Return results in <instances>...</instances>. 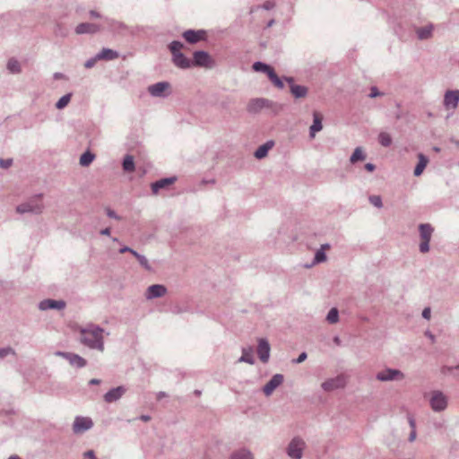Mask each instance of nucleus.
Returning a JSON list of instances; mask_svg holds the SVG:
<instances>
[{
	"instance_id": "1",
	"label": "nucleus",
	"mask_w": 459,
	"mask_h": 459,
	"mask_svg": "<svg viewBox=\"0 0 459 459\" xmlns=\"http://www.w3.org/2000/svg\"><path fill=\"white\" fill-rule=\"evenodd\" d=\"M103 329L97 326H89L81 330V342L92 349L103 351Z\"/></svg>"
},
{
	"instance_id": "2",
	"label": "nucleus",
	"mask_w": 459,
	"mask_h": 459,
	"mask_svg": "<svg viewBox=\"0 0 459 459\" xmlns=\"http://www.w3.org/2000/svg\"><path fill=\"white\" fill-rule=\"evenodd\" d=\"M183 48L184 45L179 41H172L169 44V50L172 54L175 65L182 69H186L192 66V61L181 52Z\"/></svg>"
},
{
	"instance_id": "3",
	"label": "nucleus",
	"mask_w": 459,
	"mask_h": 459,
	"mask_svg": "<svg viewBox=\"0 0 459 459\" xmlns=\"http://www.w3.org/2000/svg\"><path fill=\"white\" fill-rule=\"evenodd\" d=\"M43 209L42 195H39L30 198L27 203L18 205L16 211L19 213L32 212L39 214L42 212Z\"/></svg>"
},
{
	"instance_id": "4",
	"label": "nucleus",
	"mask_w": 459,
	"mask_h": 459,
	"mask_svg": "<svg viewBox=\"0 0 459 459\" xmlns=\"http://www.w3.org/2000/svg\"><path fill=\"white\" fill-rule=\"evenodd\" d=\"M305 448V441L299 437H295L288 444L286 454L290 459H301Z\"/></svg>"
},
{
	"instance_id": "5",
	"label": "nucleus",
	"mask_w": 459,
	"mask_h": 459,
	"mask_svg": "<svg viewBox=\"0 0 459 459\" xmlns=\"http://www.w3.org/2000/svg\"><path fill=\"white\" fill-rule=\"evenodd\" d=\"M253 69L256 72H263L267 74L272 83L279 88L282 89L284 84L281 79L278 77L273 67L261 62H255L253 65Z\"/></svg>"
},
{
	"instance_id": "6",
	"label": "nucleus",
	"mask_w": 459,
	"mask_h": 459,
	"mask_svg": "<svg viewBox=\"0 0 459 459\" xmlns=\"http://www.w3.org/2000/svg\"><path fill=\"white\" fill-rule=\"evenodd\" d=\"M429 404L434 411H443L447 407V397L441 391H433L431 392Z\"/></svg>"
},
{
	"instance_id": "7",
	"label": "nucleus",
	"mask_w": 459,
	"mask_h": 459,
	"mask_svg": "<svg viewBox=\"0 0 459 459\" xmlns=\"http://www.w3.org/2000/svg\"><path fill=\"white\" fill-rule=\"evenodd\" d=\"M347 384L346 375H336L322 383L321 386L325 392H332L343 388Z\"/></svg>"
},
{
	"instance_id": "8",
	"label": "nucleus",
	"mask_w": 459,
	"mask_h": 459,
	"mask_svg": "<svg viewBox=\"0 0 459 459\" xmlns=\"http://www.w3.org/2000/svg\"><path fill=\"white\" fill-rule=\"evenodd\" d=\"M93 427V421L90 417L76 416L72 429L76 435L82 434Z\"/></svg>"
},
{
	"instance_id": "9",
	"label": "nucleus",
	"mask_w": 459,
	"mask_h": 459,
	"mask_svg": "<svg viewBox=\"0 0 459 459\" xmlns=\"http://www.w3.org/2000/svg\"><path fill=\"white\" fill-rule=\"evenodd\" d=\"M419 228L421 239L420 244V250L422 253H426L429 250V244L434 229L429 224H420Z\"/></svg>"
},
{
	"instance_id": "10",
	"label": "nucleus",
	"mask_w": 459,
	"mask_h": 459,
	"mask_svg": "<svg viewBox=\"0 0 459 459\" xmlns=\"http://www.w3.org/2000/svg\"><path fill=\"white\" fill-rule=\"evenodd\" d=\"M192 65L211 68L213 65V60L207 52L196 51L194 53Z\"/></svg>"
},
{
	"instance_id": "11",
	"label": "nucleus",
	"mask_w": 459,
	"mask_h": 459,
	"mask_svg": "<svg viewBox=\"0 0 459 459\" xmlns=\"http://www.w3.org/2000/svg\"><path fill=\"white\" fill-rule=\"evenodd\" d=\"M183 38L190 44H195L206 39V31L203 30H188L183 33Z\"/></svg>"
},
{
	"instance_id": "12",
	"label": "nucleus",
	"mask_w": 459,
	"mask_h": 459,
	"mask_svg": "<svg viewBox=\"0 0 459 459\" xmlns=\"http://www.w3.org/2000/svg\"><path fill=\"white\" fill-rule=\"evenodd\" d=\"M126 387L124 385L112 388L105 394L104 401L108 403H115L126 394Z\"/></svg>"
},
{
	"instance_id": "13",
	"label": "nucleus",
	"mask_w": 459,
	"mask_h": 459,
	"mask_svg": "<svg viewBox=\"0 0 459 459\" xmlns=\"http://www.w3.org/2000/svg\"><path fill=\"white\" fill-rule=\"evenodd\" d=\"M459 103V91H447L444 97V105L446 109H455Z\"/></svg>"
},
{
	"instance_id": "14",
	"label": "nucleus",
	"mask_w": 459,
	"mask_h": 459,
	"mask_svg": "<svg viewBox=\"0 0 459 459\" xmlns=\"http://www.w3.org/2000/svg\"><path fill=\"white\" fill-rule=\"evenodd\" d=\"M283 375H273L272 379L264 386L263 392L266 396H270L273 392L282 384Z\"/></svg>"
},
{
	"instance_id": "15",
	"label": "nucleus",
	"mask_w": 459,
	"mask_h": 459,
	"mask_svg": "<svg viewBox=\"0 0 459 459\" xmlns=\"http://www.w3.org/2000/svg\"><path fill=\"white\" fill-rule=\"evenodd\" d=\"M170 84L167 82H160L149 86V92L155 97H160L166 95V92L169 90Z\"/></svg>"
},
{
	"instance_id": "16",
	"label": "nucleus",
	"mask_w": 459,
	"mask_h": 459,
	"mask_svg": "<svg viewBox=\"0 0 459 459\" xmlns=\"http://www.w3.org/2000/svg\"><path fill=\"white\" fill-rule=\"evenodd\" d=\"M167 289L160 284H154L150 286L146 291V298L148 299L162 297L166 294Z\"/></svg>"
},
{
	"instance_id": "17",
	"label": "nucleus",
	"mask_w": 459,
	"mask_h": 459,
	"mask_svg": "<svg viewBox=\"0 0 459 459\" xmlns=\"http://www.w3.org/2000/svg\"><path fill=\"white\" fill-rule=\"evenodd\" d=\"M257 353L260 358V360H262L263 362H266L268 360L270 355V346L265 340H259L257 346Z\"/></svg>"
},
{
	"instance_id": "18",
	"label": "nucleus",
	"mask_w": 459,
	"mask_h": 459,
	"mask_svg": "<svg viewBox=\"0 0 459 459\" xmlns=\"http://www.w3.org/2000/svg\"><path fill=\"white\" fill-rule=\"evenodd\" d=\"M176 182V178H168L158 180L152 184V190L154 195H157L159 191L162 188H167Z\"/></svg>"
},
{
	"instance_id": "19",
	"label": "nucleus",
	"mask_w": 459,
	"mask_h": 459,
	"mask_svg": "<svg viewBox=\"0 0 459 459\" xmlns=\"http://www.w3.org/2000/svg\"><path fill=\"white\" fill-rule=\"evenodd\" d=\"M100 30V27L94 23L83 22L75 28L76 34L95 33Z\"/></svg>"
},
{
	"instance_id": "20",
	"label": "nucleus",
	"mask_w": 459,
	"mask_h": 459,
	"mask_svg": "<svg viewBox=\"0 0 459 459\" xmlns=\"http://www.w3.org/2000/svg\"><path fill=\"white\" fill-rule=\"evenodd\" d=\"M313 117H314L313 125L310 126L311 137H314L316 133L321 131L323 128V126H322L323 116L319 112L315 111L313 113Z\"/></svg>"
},
{
	"instance_id": "21",
	"label": "nucleus",
	"mask_w": 459,
	"mask_h": 459,
	"mask_svg": "<svg viewBox=\"0 0 459 459\" xmlns=\"http://www.w3.org/2000/svg\"><path fill=\"white\" fill-rule=\"evenodd\" d=\"M65 306V303L64 301H56L52 299H46L39 303V308L41 310H46L49 308H57L62 309Z\"/></svg>"
},
{
	"instance_id": "22",
	"label": "nucleus",
	"mask_w": 459,
	"mask_h": 459,
	"mask_svg": "<svg viewBox=\"0 0 459 459\" xmlns=\"http://www.w3.org/2000/svg\"><path fill=\"white\" fill-rule=\"evenodd\" d=\"M286 81L291 83L290 91L296 98H302L307 95V90L306 87L293 84L292 78H286Z\"/></svg>"
},
{
	"instance_id": "23",
	"label": "nucleus",
	"mask_w": 459,
	"mask_h": 459,
	"mask_svg": "<svg viewBox=\"0 0 459 459\" xmlns=\"http://www.w3.org/2000/svg\"><path fill=\"white\" fill-rule=\"evenodd\" d=\"M418 158H419V162L414 169V175L416 177H419L423 173L425 168L427 167V165L429 163V160L425 155L420 153L418 155Z\"/></svg>"
},
{
	"instance_id": "24",
	"label": "nucleus",
	"mask_w": 459,
	"mask_h": 459,
	"mask_svg": "<svg viewBox=\"0 0 459 459\" xmlns=\"http://www.w3.org/2000/svg\"><path fill=\"white\" fill-rule=\"evenodd\" d=\"M63 355L69 360L71 365L75 366L77 368H82L86 364L85 359L76 354L67 353Z\"/></svg>"
},
{
	"instance_id": "25",
	"label": "nucleus",
	"mask_w": 459,
	"mask_h": 459,
	"mask_svg": "<svg viewBox=\"0 0 459 459\" xmlns=\"http://www.w3.org/2000/svg\"><path fill=\"white\" fill-rule=\"evenodd\" d=\"M118 57V54L108 48H103L98 55V59L113 60Z\"/></svg>"
},
{
	"instance_id": "26",
	"label": "nucleus",
	"mask_w": 459,
	"mask_h": 459,
	"mask_svg": "<svg viewBox=\"0 0 459 459\" xmlns=\"http://www.w3.org/2000/svg\"><path fill=\"white\" fill-rule=\"evenodd\" d=\"M230 459H254V457L249 450L243 448L233 452Z\"/></svg>"
},
{
	"instance_id": "27",
	"label": "nucleus",
	"mask_w": 459,
	"mask_h": 459,
	"mask_svg": "<svg viewBox=\"0 0 459 459\" xmlns=\"http://www.w3.org/2000/svg\"><path fill=\"white\" fill-rule=\"evenodd\" d=\"M265 100L262 99L252 100L247 105L249 112H257L264 107Z\"/></svg>"
},
{
	"instance_id": "28",
	"label": "nucleus",
	"mask_w": 459,
	"mask_h": 459,
	"mask_svg": "<svg viewBox=\"0 0 459 459\" xmlns=\"http://www.w3.org/2000/svg\"><path fill=\"white\" fill-rule=\"evenodd\" d=\"M273 147V143L268 142L260 146L255 152V156L257 159H262L267 155L268 151Z\"/></svg>"
},
{
	"instance_id": "29",
	"label": "nucleus",
	"mask_w": 459,
	"mask_h": 459,
	"mask_svg": "<svg viewBox=\"0 0 459 459\" xmlns=\"http://www.w3.org/2000/svg\"><path fill=\"white\" fill-rule=\"evenodd\" d=\"M123 169L126 171L133 172L134 170V158L131 155H126L123 161Z\"/></svg>"
},
{
	"instance_id": "30",
	"label": "nucleus",
	"mask_w": 459,
	"mask_h": 459,
	"mask_svg": "<svg viewBox=\"0 0 459 459\" xmlns=\"http://www.w3.org/2000/svg\"><path fill=\"white\" fill-rule=\"evenodd\" d=\"M432 29H433V27L431 25L426 26L424 28H419L417 30V34H418L419 39H425L429 38L431 35Z\"/></svg>"
},
{
	"instance_id": "31",
	"label": "nucleus",
	"mask_w": 459,
	"mask_h": 459,
	"mask_svg": "<svg viewBox=\"0 0 459 459\" xmlns=\"http://www.w3.org/2000/svg\"><path fill=\"white\" fill-rule=\"evenodd\" d=\"M366 158L365 154L363 153V151L361 148L358 147L354 150L351 157V162L355 163L359 160H364Z\"/></svg>"
},
{
	"instance_id": "32",
	"label": "nucleus",
	"mask_w": 459,
	"mask_h": 459,
	"mask_svg": "<svg viewBox=\"0 0 459 459\" xmlns=\"http://www.w3.org/2000/svg\"><path fill=\"white\" fill-rule=\"evenodd\" d=\"M378 141L381 145L388 147L392 143L391 135L388 133L382 132L378 135Z\"/></svg>"
},
{
	"instance_id": "33",
	"label": "nucleus",
	"mask_w": 459,
	"mask_h": 459,
	"mask_svg": "<svg viewBox=\"0 0 459 459\" xmlns=\"http://www.w3.org/2000/svg\"><path fill=\"white\" fill-rule=\"evenodd\" d=\"M94 160V155L90 152H84L80 158V164L82 166H89Z\"/></svg>"
},
{
	"instance_id": "34",
	"label": "nucleus",
	"mask_w": 459,
	"mask_h": 459,
	"mask_svg": "<svg viewBox=\"0 0 459 459\" xmlns=\"http://www.w3.org/2000/svg\"><path fill=\"white\" fill-rule=\"evenodd\" d=\"M330 248V246L329 245H323L322 246V249L321 250H318L316 253V256H315V261L316 263H321V262H324L325 261L326 259V255L324 252V249H329Z\"/></svg>"
},
{
	"instance_id": "35",
	"label": "nucleus",
	"mask_w": 459,
	"mask_h": 459,
	"mask_svg": "<svg viewBox=\"0 0 459 459\" xmlns=\"http://www.w3.org/2000/svg\"><path fill=\"white\" fill-rule=\"evenodd\" d=\"M240 361H245V362H247V363H250L252 364L253 361H254V356H253V351L251 349H248V350H243V353H242V356L240 358Z\"/></svg>"
},
{
	"instance_id": "36",
	"label": "nucleus",
	"mask_w": 459,
	"mask_h": 459,
	"mask_svg": "<svg viewBox=\"0 0 459 459\" xmlns=\"http://www.w3.org/2000/svg\"><path fill=\"white\" fill-rule=\"evenodd\" d=\"M327 321L330 323V324H335L338 322V319H339V313H338V310L336 308H332L329 312H328V315H327V317H326Z\"/></svg>"
},
{
	"instance_id": "37",
	"label": "nucleus",
	"mask_w": 459,
	"mask_h": 459,
	"mask_svg": "<svg viewBox=\"0 0 459 459\" xmlns=\"http://www.w3.org/2000/svg\"><path fill=\"white\" fill-rule=\"evenodd\" d=\"M71 96L72 95L69 93V94H66V95L63 96L62 98H60V100L56 102V107L58 109H62L65 107H66L68 105V103L70 102Z\"/></svg>"
},
{
	"instance_id": "38",
	"label": "nucleus",
	"mask_w": 459,
	"mask_h": 459,
	"mask_svg": "<svg viewBox=\"0 0 459 459\" xmlns=\"http://www.w3.org/2000/svg\"><path fill=\"white\" fill-rule=\"evenodd\" d=\"M7 68L11 73H19L20 64L15 59H10L7 63Z\"/></svg>"
},
{
	"instance_id": "39",
	"label": "nucleus",
	"mask_w": 459,
	"mask_h": 459,
	"mask_svg": "<svg viewBox=\"0 0 459 459\" xmlns=\"http://www.w3.org/2000/svg\"><path fill=\"white\" fill-rule=\"evenodd\" d=\"M133 255L137 258L141 265H143L146 269H150L148 260L143 255H141L137 252H133Z\"/></svg>"
},
{
	"instance_id": "40",
	"label": "nucleus",
	"mask_w": 459,
	"mask_h": 459,
	"mask_svg": "<svg viewBox=\"0 0 459 459\" xmlns=\"http://www.w3.org/2000/svg\"><path fill=\"white\" fill-rule=\"evenodd\" d=\"M399 375H377V380L379 381H383V382H385V381H393V380H395L397 379V377Z\"/></svg>"
},
{
	"instance_id": "41",
	"label": "nucleus",
	"mask_w": 459,
	"mask_h": 459,
	"mask_svg": "<svg viewBox=\"0 0 459 459\" xmlns=\"http://www.w3.org/2000/svg\"><path fill=\"white\" fill-rule=\"evenodd\" d=\"M369 202L371 204H373L376 207H378V208L382 207V200L379 195H371L369 197Z\"/></svg>"
},
{
	"instance_id": "42",
	"label": "nucleus",
	"mask_w": 459,
	"mask_h": 459,
	"mask_svg": "<svg viewBox=\"0 0 459 459\" xmlns=\"http://www.w3.org/2000/svg\"><path fill=\"white\" fill-rule=\"evenodd\" d=\"M9 354H14V351L12 348L6 347L0 349V358L6 357Z\"/></svg>"
},
{
	"instance_id": "43",
	"label": "nucleus",
	"mask_w": 459,
	"mask_h": 459,
	"mask_svg": "<svg viewBox=\"0 0 459 459\" xmlns=\"http://www.w3.org/2000/svg\"><path fill=\"white\" fill-rule=\"evenodd\" d=\"M13 160L11 159L4 160L0 159V168L7 169L12 165Z\"/></svg>"
},
{
	"instance_id": "44",
	"label": "nucleus",
	"mask_w": 459,
	"mask_h": 459,
	"mask_svg": "<svg viewBox=\"0 0 459 459\" xmlns=\"http://www.w3.org/2000/svg\"><path fill=\"white\" fill-rule=\"evenodd\" d=\"M407 419H408V423H409L411 430H416V421H415V419L413 418V416L409 414L407 416Z\"/></svg>"
},
{
	"instance_id": "45",
	"label": "nucleus",
	"mask_w": 459,
	"mask_h": 459,
	"mask_svg": "<svg viewBox=\"0 0 459 459\" xmlns=\"http://www.w3.org/2000/svg\"><path fill=\"white\" fill-rule=\"evenodd\" d=\"M275 4L273 1H266L264 4H263V7L265 9V10H271L274 7Z\"/></svg>"
},
{
	"instance_id": "46",
	"label": "nucleus",
	"mask_w": 459,
	"mask_h": 459,
	"mask_svg": "<svg viewBox=\"0 0 459 459\" xmlns=\"http://www.w3.org/2000/svg\"><path fill=\"white\" fill-rule=\"evenodd\" d=\"M97 60H98L97 56H96L95 58H91V59L88 60V61L85 63V65H85V67H86V68H91V67L95 65V63H96V61H97Z\"/></svg>"
},
{
	"instance_id": "47",
	"label": "nucleus",
	"mask_w": 459,
	"mask_h": 459,
	"mask_svg": "<svg viewBox=\"0 0 459 459\" xmlns=\"http://www.w3.org/2000/svg\"><path fill=\"white\" fill-rule=\"evenodd\" d=\"M83 455L89 459H97L93 450L86 451Z\"/></svg>"
},
{
	"instance_id": "48",
	"label": "nucleus",
	"mask_w": 459,
	"mask_h": 459,
	"mask_svg": "<svg viewBox=\"0 0 459 459\" xmlns=\"http://www.w3.org/2000/svg\"><path fill=\"white\" fill-rule=\"evenodd\" d=\"M416 437H417L416 430H411V433L408 437V441L411 443V442L415 441Z\"/></svg>"
},
{
	"instance_id": "49",
	"label": "nucleus",
	"mask_w": 459,
	"mask_h": 459,
	"mask_svg": "<svg viewBox=\"0 0 459 459\" xmlns=\"http://www.w3.org/2000/svg\"><path fill=\"white\" fill-rule=\"evenodd\" d=\"M430 308L429 307H426L424 308V310L422 311V316L426 319H429L430 318Z\"/></svg>"
},
{
	"instance_id": "50",
	"label": "nucleus",
	"mask_w": 459,
	"mask_h": 459,
	"mask_svg": "<svg viewBox=\"0 0 459 459\" xmlns=\"http://www.w3.org/2000/svg\"><path fill=\"white\" fill-rule=\"evenodd\" d=\"M307 358V353L306 352H302L299 358L295 360L296 363H301L303 362Z\"/></svg>"
},
{
	"instance_id": "51",
	"label": "nucleus",
	"mask_w": 459,
	"mask_h": 459,
	"mask_svg": "<svg viewBox=\"0 0 459 459\" xmlns=\"http://www.w3.org/2000/svg\"><path fill=\"white\" fill-rule=\"evenodd\" d=\"M379 95H380V92L377 91V88H375V87H373V88L371 89V92H370L369 96H370L371 98H375V97L379 96Z\"/></svg>"
},
{
	"instance_id": "52",
	"label": "nucleus",
	"mask_w": 459,
	"mask_h": 459,
	"mask_svg": "<svg viewBox=\"0 0 459 459\" xmlns=\"http://www.w3.org/2000/svg\"><path fill=\"white\" fill-rule=\"evenodd\" d=\"M167 396H168L167 393H165L163 391L157 393V395H156L157 400H161L162 398L167 397Z\"/></svg>"
},
{
	"instance_id": "53",
	"label": "nucleus",
	"mask_w": 459,
	"mask_h": 459,
	"mask_svg": "<svg viewBox=\"0 0 459 459\" xmlns=\"http://www.w3.org/2000/svg\"><path fill=\"white\" fill-rule=\"evenodd\" d=\"M139 419H140L141 420L144 421V422H148V421H150V420H151V419H152V418H151V416H150V415H145V414H143V415H141V416L139 417Z\"/></svg>"
},
{
	"instance_id": "54",
	"label": "nucleus",
	"mask_w": 459,
	"mask_h": 459,
	"mask_svg": "<svg viewBox=\"0 0 459 459\" xmlns=\"http://www.w3.org/2000/svg\"><path fill=\"white\" fill-rule=\"evenodd\" d=\"M365 169L369 171V172H372L374 169H375V166L372 164V163H367L365 165Z\"/></svg>"
},
{
	"instance_id": "55",
	"label": "nucleus",
	"mask_w": 459,
	"mask_h": 459,
	"mask_svg": "<svg viewBox=\"0 0 459 459\" xmlns=\"http://www.w3.org/2000/svg\"><path fill=\"white\" fill-rule=\"evenodd\" d=\"M125 252H130V253L133 254V252H135V251L131 249L130 247H123V248L120 249V253L121 254H123Z\"/></svg>"
},
{
	"instance_id": "56",
	"label": "nucleus",
	"mask_w": 459,
	"mask_h": 459,
	"mask_svg": "<svg viewBox=\"0 0 459 459\" xmlns=\"http://www.w3.org/2000/svg\"><path fill=\"white\" fill-rule=\"evenodd\" d=\"M100 233H101L102 235H107V236H108V235L110 234V229H109V228H106V229L102 230L100 231Z\"/></svg>"
},
{
	"instance_id": "57",
	"label": "nucleus",
	"mask_w": 459,
	"mask_h": 459,
	"mask_svg": "<svg viewBox=\"0 0 459 459\" xmlns=\"http://www.w3.org/2000/svg\"><path fill=\"white\" fill-rule=\"evenodd\" d=\"M100 379H97V378H93V379H91V380L89 382V384H90V385H98V384H100Z\"/></svg>"
},
{
	"instance_id": "58",
	"label": "nucleus",
	"mask_w": 459,
	"mask_h": 459,
	"mask_svg": "<svg viewBox=\"0 0 459 459\" xmlns=\"http://www.w3.org/2000/svg\"><path fill=\"white\" fill-rule=\"evenodd\" d=\"M108 215L111 218H117L115 212L111 210H108Z\"/></svg>"
},
{
	"instance_id": "59",
	"label": "nucleus",
	"mask_w": 459,
	"mask_h": 459,
	"mask_svg": "<svg viewBox=\"0 0 459 459\" xmlns=\"http://www.w3.org/2000/svg\"><path fill=\"white\" fill-rule=\"evenodd\" d=\"M91 15L92 17H97V18L100 17V13L95 11H91Z\"/></svg>"
},
{
	"instance_id": "60",
	"label": "nucleus",
	"mask_w": 459,
	"mask_h": 459,
	"mask_svg": "<svg viewBox=\"0 0 459 459\" xmlns=\"http://www.w3.org/2000/svg\"><path fill=\"white\" fill-rule=\"evenodd\" d=\"M8 459H22V458L17 455H13L9 456Z\"/></svg>"
},
{
	"instance_id": "61",
	"label": "nucleus",
	"mask_w": 459,
	"mask_h": 459,
	"mask_svg": "<svg viewBox=\"0 0 459 459\" xmlns=\"http://www.w3.org/2000/svg\"><path fill=\"white\" fill-rule=\"evenodd\" d=\"M194 394L197 396L201 395V391L200 390H195Z\"/></svg>"
},
{
	"instance_id": "62",
	"label": "nucleus",
	"mask_w": 459,
	"mask_h": 459,
	"mask_svg": "<svg viewBox=\"0 0 459 459\" xmlns=\"http://www.w3.org/2000/svg\"><path fill=\"white\" fill-rule=\"evenodd\" d=\"M387 373H393V374H395V373H400V372H399V371H397V370H391V369H389V370L387 371Z\"/></svg>"
},
{
	"instance_id": "63",
	"label": "nucleus",
	"mask_w": 459,
	"mask_h": 459,
	"mask_svg": "<svg viewBox=\"0 0 459 459\" xmlns=\"http://www.w3.org/2000/svg\"><path fill=\"white\" fill-rule=\"evenodd\" d=\"M334 341H335V342H337V343L339 342V339H338L337 337L335 338V340H334Z\"/></svg>"
}]
</instances>
